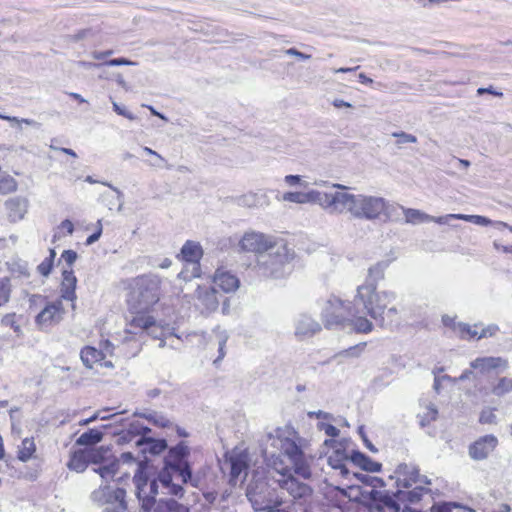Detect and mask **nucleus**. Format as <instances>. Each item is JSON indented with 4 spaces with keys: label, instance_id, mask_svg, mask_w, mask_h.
Masks as SVG:
<instances>
[{
    "label": "nucleus",
    "instance_id": "obj_1",
    "mask_svg": "<svg viewBox=\"0 0 512 512\" xmlns=\"http://www.w3.org/2000/svg\"><path fill=\"white\" fill-rule=\"evenodd\" d=\"M189 456V446L185 442H180L168 451L165 467L159 472L157 479L149 481L142 473L134 476L133 482L136 496L141 502V512H189L188 506L175 499L163 498L157 502L155 500L159 484L167 490V494L178 498L184 495V489L174 482L175 479L184 484L190 482L193 486L197 485V481L192 478Z\"/></svg>",
    "mask_w": 512,
    "mask_h": 512
},
{
    "label": "nucleus",
    "instance_id": "obj_2",
    "mask_svg": "<svg viewBox=\"0 0 512 512\" xmlns=\"http://www.w3.org/2000/svg\"><path fill=\"white\" fill-rule=\"evenodd\" d=\"M278 449L281 454L271 456L269 465L279 474V478L292 475L291 471L304 479L312 475L311 462L313 457L307 455L300 442L298 433L289 425L279 427L267 435V444Z\"/></svg>",
    "mask_w": 512,
    "mask_h": 512
},
{
    "label": "nucleus",
    "instance_id": "obj_3",
    "mask_svg": "<svg viewBox=\"0 0 512 512\" xmlns=\"http://www.w3.org/2000/svg\"><path fill=\"white\" fill-rule=\"evenodd\" d=\"M160 283V279L154 275H143L133 280L129 297L132 317L127 323V333L137 335L147 332L154 338L162 336V327L149 313V309L160 299Z\"/></svg>",
    "mask_w": 512,
    "mask_h": 512
},
{
    "label": "nucleus",
    "instance_id": "obj_4",
    "mask_svg": "<svg viewBox=\"0 0 512 512\" xmlns=\"http://www.w3.org/2000/svg\"><path fill=\"white\" fill-rule=\"evenodd\" d=\"M334 192L332 214L347 213L359 220L375 221L385 215L389 206L384 197L370 194H353L348 192L349 187L332 183Z\"/></svg>",
    "mask_w": 512,
    "mask_h": 512
},
{
    "label": "nucleus",
    "instance_id": "obj_5",
    "mask_svg": "<svg viewBox=\"0 0 512 512\" xmlns=\"http://www.w3.org/2000/svg\"><path fill=\"white\" fill-rule=\"evenodd\" d=\"M321 319L327 329L346 324L356 333L366 334L373 330V323L360 314V310L354 306L353 302L352 305L345 304L336 296H330L323 302Z\"/></svg>",
    "mask_w": 512,
    "mask_h": 512
},
{
    "label": "nucleus",
    "instance_id": "obj_6",
    "mask_svg": "<svg viewBox=\"0 0 512 512\" xmlns=\"http://www.w3.org/2000/svg\"><path fill=\"white\" fill-rule=\"evenodd\" d=\"M430 490L424 485H417L412 490L397 489L392 495L387 491L372 489L369 492L371 512H421V509L411 507L418 504L423 495Z\"/></svg>",
    "mask_w": 512,
    "mask_h": 512
},
{
    "label": "nucleus",
    "instance_id": "obj_7",
    "mask_svg": "<svg viewBox=\"0 0 512 512\" xmlns=\"http://www.w3.org/2000/svg\"><path fill=\"white\" fill-rule=\"evenodd\" d=\"M396 298L392 291H378L375 283H364L357 287L353 303L356 308L362 306V309L372 319L384 323V313L387 310V316L391 320L397 316L398 310L395 306L388 307Z\"/></svg>",
    "mask_w": 512,
    "mask_h": 512
},
{
    "label": "nucleus",
    "instance_id": "obj_8",
    "mask_svg": "<svg viewBox=\"0 0 512 512\" xmlns=\"http://www.w3.org/2000/svg\"><path fill=\"white\" fill-rule=\"evenodd\" d=\"M295 253L285 243H274V248L257 258L259 271L267 277L282 278L292 270Z\"/></svg>",
    "mask_w": 512,
    "mask_h": 512
},
{
    "label": "nucleus",
    "instance_id": "obj_9",
    "mask_svg": "<svg viewBox=\"0 0 512 512\" xmlns=\"http://www.w3.org/2000/svg\"><path fill=\"white\" fill-rule=\"evenodd\" d=\"M126 491L113 487L109 482H103L95 489L90 499L98 506L103 507L102 512H127Z\"/></svg>",
    "mask_w": 512,
    "mask_h": 512
},
{
    "label": "nucleus",
    "instance_id": "obj_10",
    "mask_svg": "<svg viewBox=\"0 0 512 512\" xmlns=\"http://www.w3.org/2000/svg\"><path fill=\"white\" fill-rule=\"evenodd\" d=\"M251 462L249 452L241 447H235L227 452L224 461L221 463L223 472L229 471L230 483L236 485L238 481H243L247 476V470Z\"/></svg>",
    "mask_w": 512,
    "mask_h": 512
},
{
    "label": "nucleus",
    "instance_id": "obj_11",
    "mask_svg": "<svg viewBox=\"0 0 512 512\" xmlns=\"http://www.w3.org/2000/svg\"><path fill=\"white\" fill-rule=\"evenodd\" d=\"M85 450L89 464L98 465L93 468V471L100 476L101 480L106 483L114 480L119 469V460L108 456L109 449L100 447Z\"/></svg>",
    "mask_w": 512,
    "mask_h": 512
},
{
    "label": "nucleus",
    "instance_id": "obj_12",
    "mask_svg": "<svg viewBox=\"0 0 512 512\" xmlns=\"http://www.w3.org/2000/svg\"><path fill=\"white\" fill-rule=\"evenodd\" d=\"M334 192H322L315 189L307 191H288L282 195V201L295 204H316L332 214Z\"/></svg>",
    "mask_w": 512,
    "mask_h": 512
},
{
    "label": "nucleus",
    "instance_id": "obj_13",
    "mask_svg": "<svg viewBox=\"0 0 512 512\" xmlns=\"http://www.w3.org/2000/svg\"><path fill=\"white\" fill-rule=\"evenodd\" d=\"M203 256L201 245L195 241H186L181 249V257L186 262L184 269L178 277L184 281H190L201 274L199 261Z\"/></svg>",
    "mask_w": 512,
    "mask_h": 512
},
{
    "label": "nucleus",
    "instance_id": "obj_14",
    "mask_svg": "<svg viewBox=\"0 0 512 512\" xmlns=\"http://www.w3.org/2000/svg\"><path fill=\"white\" fill-rule=\"evenodd\" d=\"M246 496L256 511L272 512L275 504L271 498V491L267 483L257 479L248 484Z\"/></svg>",
    "mask_w": 512,
    "mask_h": 512
},
{
    "label": "nucleus",
    "instance_id": "obj_15",
    "mask_svg": "<svg viewBox=\"0 0 512 512\" xmlns=\"http://www.w3.org/2000/svg\"><path fill=\"white\" fill-rule=\"evenodd\" d=\"M274 243L276 241L273 236L249 230L239 240V247L244 252L255 253L258 258L274 248Z\"/></svg>",
    "mask_w": 512,
    "mask_h": 512
},
{
    "label": "nucleus",
    "instance_id": "obj_16",
    "mask_svg": "<svg viewBox=\"0 0 512 512\" xmlns=\"http://www.w3.org/2000/svg\"><path fill=\"white\" fill-rule=\"evenodd\" d=\"M395 474L398 489H409L413 485H429L431 483L426 476H421L419 470L413 465L400 464Z\"/></svg>",
    "mask_w": 512,
    "mask_h": 512
},
{
    "label": "nucleus",
    "instance_id": "obj_17",
    "mask_svg": "<svg viewBox=\"0 0 512 512\" xmlns=\"http://www.w3.org/2000/svg\"><path fill=\"white\" fill-rule=\"evenodd\" d=\"M64 313L61 300H57L47 304L36 316L35 322L41 329L51 327L63 319Z\"/></svg>",
    "mask_w": 512,
    "mask_h": 512
},
{
    "label": "nucleus",
    "instance_id": "obj_18",
    "mask_svg": "<svg viewBox=\"0 0 512 512\" xmlns=\"http://www.w3.org/2000/svg\"><path fill=\"white\" fill-rule=\"evenodd\" d=\"M276 482L280 488L286 490L294 500L305 501L311 496V488L307 484L299 482L293 477V475H289L288 477L284 478H277Z\"/></svg>",
    "mask_w": 512,
    "mask_h": 512
},
{
    "label": "nucleus",
    "instance_id": "obj_19",
    "mask_svg": "<svg viewBox=\"0 0 512 512\" xmlns=\"http://www.w3.org/2000/svg\"><path fill=\"white\" fill-rule=\"evenodd\" d=\"M194 299L196 306L202 311L212 312L219 306L217 291L211 286H198L194 294Z\"/></svg>",
    "mask_w": 512,
    "mask_h": 512
},
{
    "label": "nucleus",
    "instance_id": "obj_20",
    "mask_svg": "<svg viewBox=\"0 0 512 512\" xmlns=\"http://www.w3.org/2000/svg\"><path fill=\"white\" fill-rule=\"evenodd\" d=\"M294 335L298 340H305L313 337L321 331L318 321L307 314H301L294 323Z\"/></svg>",
    "mask_w": 512,
    "mask_h": 512
},
{
    "label": "nucleus",
    "instance_id": "obj_21",
    "mask_svg": "<svg viewBox=\"0 0 512 512\" xmlns=\"http://www.w3.org/2000/svg\"><path fill=\"white\" fill-rule=\"evenodd\" d=\"M497 445L498 439L494 435H485L470 445L469 455L474 460L486 459Z\"/></svg>",
    "mask_w": 512,
    "mask_h": 512
},
{
    "label": "nucleus",
    "instance_id": "obj_22",
    "mask_svg": "<svg viewBox=\"0 0 512 512\" xmlns=\"http://www.w3.org/2000/svg\"><path fill=\"white\" fill-rule=\"evenodd\" d=\"M473 369L479 370L480 373H489L493 370L504 371L508 368V361L502 357H479L470 363Z\"/></svg>",
    "mask_w": 512,
    "mask_h": 512
},
{
    "label": "nucleus",
    "instance_id": "obj_23",
    "mask_svg": "<svg viewBox=\"0 0 512 512\" xmlns=\"http://www.w3.org/2000/svg\"><path fill=\"white\" fill-rule=\"evenodd\" d=\"M212 280L225 293L236 291L240 284L239 279L234 274L223 268H218L215 271Z\"/></svg>",
    "mask_w": 512,
    "mask_h": 512
},
{
    "label": "nucleus",
    "instance_id": "obj_24",
    "mask_svg": "<svg viewBox=\"0 0 512 512\" xmlns=\"http://www.w3.org/2000/svg\"><path fill=\"white\" fill-rule=\"evenodd\" d=\"M63 279L60 286L61 298L67 301L72 302V308H75V300H76V284L77 279L74 275L73 270L64 269L62 273Z\"/></svg>",
    "mask_w": 512,
    "mask_h": 512
},
{
    "label": "nucleus",
    "instance_id": "obj_25",
    "mask_svg": "<svg viewBox=\"0 0 512 512\" xmlns=\"http://www.w3.org/2000/svg\"><path fill=\"white\" fill-rule=\"evenodd\" d=\"M81 360L87 368H92L94 364L100 363L105 367H113L111 361H104L105 353L102 350H98L92 346H86L81 350Z\"/></svg>",
    "mask_w": 512,
    "mask_h": 512
},
{
    "label": "nucleus",
    "instance_id": "obj_26",
    "mask_svg": "<svg viewBox=\"0 0 512 512\" xmlns=\"http://www.w3.org/2000/svg\"><path fill=\"white\" fill-rule=\"evenodd\" d=\"M350 460V455H348L345 450L336 448L331 455L328 457V464L335 470L339 471V474L348 478L350 475V471L347 468V461Z\"/></svg>",
    "mask_w": 512,
    "mask_h": 512
},
{
    "label": "nucleus",
    "instance_id": "obj_27",
    "mask_svg": "<svg viewBox=\"0 0 512 512\" xmlns=\"http://www.w3.org/2000/svg\"><path fill=\"white\" fill-rule=\"evenodd\" d=\"M8 211L9 219L13 222L20 221L24 218L28 210V200L25 198H12L5 203Z\"/></svg>",
    "mask_w": 512,
    "mask_h": 512
},
{
    "label": "nucleus",
    "instance_id": "obj_28",
    "mask_svg": "<svg viewBox=\"0 0 512 512\" xmlns=\"http://www.w3.org/2000/svg\"><path fill=\"white\" fill-rule=\"evenodd\" d=\"M350 461L361 469L369 472H379L381 464L371 460L368 456L360 451H352Z\"/></svg>",
    "mask_w": 512,
    "mask_h": 512
},
{
    "label": "nucleus",
    "instance_id": "obj_29",
    "mask_svg": "<svg viewBox=\"0 0 512 512\" xmlns=\"http://www.w3.org/2000/svg\"><path fill=\"white\" fill-rule=\"evenodd\" d=\"M135 444L137 446H144L143 452H149L154 455L160 454L167 447L165 440H155L147 437L137 438Z\"/></svg>",
    "mask_w": 512,
    "mask_h": 512
},
{
    "label": "nucleus",
    "instance_id": "obj_30",
    "mask_svg": "<svg viewBox=\"0 0 512 512\" xmlns=\"http://www.w3.org/2000/svg\"><path fill=\"white\" fill-rule=\"evenodd\" d=\"M88 465L89 461L85 449L75 451L67 463V467L77 473L85 471Z\"/></svg>",
    "mask_w": 512,
    "mask_h": 512
},
{
    "label": "nucleus",
    "instance_id": "obj_31",
    "mask_svg": "<svg viewBox=\"0 0 512 512\" xmlns=\"http://www.w3.org/2000/svg\"><path fill=\"white\" fill-rule=\"evenodd\" d=\"M390 263L391 260H381L370 266L368 269V278L365 283H375L377 286V283L384 279L385 270L388 268Z\"/></svg>",
    "mask_w": 512,
    "mask_h": 512
},
{
    "label": "nucleus",
    "instance_id": "obj_32",
    "mask_svg": "<svg viewBox=\"0 0 512 512\" xmlns=\"http://www.w3.org/2000/svg\"><path fill=\"white\" fill-rule=\"evenodd\" d=\"M402 210H403V213L405 216V221L407 223L418 224V223L430 222V221L434 220L433 216H430V215H428L420 210H417V209L402 207Z\"/></svg>",
    "mask_w": 512,
    "mask_h": 512
},
{
    "label": "nucleus",
    "instance_id": "obj_33",
    "mask_svg": "<svg viewBox=\"0 0 512 512\" xmlns=\"http://www.w3.org/2000/svg\"><path fill=\"white\" fill-rule=\"evenodd\" d=\"M36 451V446L33 438H25L22 440L21 446L18 450V459L22 462H26L32 458Z\"/></svg>",
    "mask_w": 512,
    "mask_h": 512
},
{
    "label": "nucleus",
    "instance_id": "obj_34",
    "mask_svg": "<svg viewBox=\"0 0 512 512\" xmlns=\"http://www.w3.org/2000/svg\"><path fill=\"white\" fill-rule=\"evenodd\" d=\"M103 434L97 429H90L83 433L77 440L76 444L81 446L94 445L102 440Z\"/></svg>",
    "mask_w": 512,
    "mask_h": 512
},
{
    "label": "nucleus",
    "instance_id": "obj_35",
    "mask_svg": "<svg viewBox=\"0 0 512 512\" xmlns=\"http://www.w3.org/2000/svg\"><path fill=\"white\" fill-rule=\"evenodd\" d=\"M492 393L496 396H503L507 393L512 392V376L501 377L498 382L493 385Z\"/></svg>",
    "mask_w": 512,
    "mask_h": 512
},
{
    "label": "nucleus",
    "instance_id": "obj_36",
    "mask_svg": "<svg viewBox=\"0 0 512 512\" xmlns=\"http://www.w3.org/2000/svg\"><path fill=\"white\" fill-rule=\"evenodd\" d=\"M455 332H457L459 336L463 339H478V336L480 334L477 325L469 326L464 323H458L457 327H455Z\"/></svg>",
    "mask_w": 512,
    "mask_h": 512
},
{
    "label": "nucleus",
    "instance_id": "obj_37",
    "mask_svg": "<svg viewBox=\"0 0 512 512\" xmlns=\"http://www.w3.org/2000/svg\"><path fill=\"white\" fill-rule=\"evenodd\" d=\"M366 346V343H360L355 346H352L348 349H345L335 355L336 359H339V362H343L345 358H357L359 357L362 352L364 351V348Z\"/></svg>",
    "mask_w": 512,
    "mask_h": 512
},
{
    "label": "nucleus",
    "instance_id": "obj_38",
    "mask_svg": "<svg viewBox=\"0 0 512 512\" xmlns=\"http://www.w3.org/2000/svg\"><path fill=\"white\" fill-rule=\"evenodd\" d=\"M453 217L455 219L464 220V221L471 222L473 224L480 225V226H487V225H490V224L494 225V223H495L492 220H490L489 218L484 217V216H480V215L458 214V215L453 216Z\"/></svg>",
    "mask_w": 512,
    "mask_h": 512
},
{
    "label": "nucleus",
    "instance_id": "obj_39",
    "mask_svg": "<svg viewBox=\"0 0 512 512\" xmlns=\"http://www.w3.org/2000/svg\"><path fill=\"white\" fill-rule=\"evenodd\" d=\"M150 432H151L150 428L144 426L139 421H134L129 425L127 434L128 435L131 434V435H134V436H137L138 438H140V437H146V435L149 434Z\"/></svg>",
    "mask_w": 512,
    "mask_h": 512
},
{
    "label": "nucleus",
    "instance_id": "obj_40",
    "mask_svg": "<svg viewBox=\"0 0 512 512\" xmlns=\"http://www.w3.org/2000/svg\"><path fill=\"white\" fill-rule=\"evenodd\" d=\"M214 333H215L216 338H217L218 351H219V356L214 361L216 363L217 361L223 359V357L225 356L224 348H225V345H226V342H227V339H228V335H227L226 331L220 330L219 328L214 330Z\"/></svg>",
    "mask_w": 512,
    "mask_h": 512
},
{
    "label": "nucleus",
    "instance_id": "obj_41",
    "mask_svg": "<svg viewBox=\"0 0 512 512\" xmlns=\"http://www.w3.org/2000/svg\"><path fill=\"white\" fill-rule=\"evenodd\" d=\"M11 288L7 279H0V307L9 301Z\"/></svg>",
    "mask_w": 512,
    "mask_h": 512
},
{
    "label": "nucleus",
    "instance_id": "obj_42",
    "mask_svg": "<svg viewBox=\"0 0 512 512\" xmlns=\"http://www.w3.org/2000/svg\"><path fill=\"white\" fill-rule=\"evenodd\" d=\"M16 316L15 314H7L5 315L3 318H2V321L1 323L4 325V326H7V327H10L11 329H13V331L18 335H22V329L20 327L19 324H17L16 320H15Z\"/></svg>",
    "mask_w": 512,
    "mask_h": 512
},
{
    "label": "nucleus",
    "instance_id": "obj_43",
    "mask_svg": "<svg viewBox=\"0 0 512 512\" xmlns=\"http://www.w3.org/2000/svg\"><path fill=\"white\" fill-rule=\"evenodd\" d=\"M302 178L303 177L301 175H292V174H290V175H286L284 177V182L289 187L300 186V187L306 188L308 184L306 182H304Z\"/></svg>",
    "mask_w": 512,
    "mask_h": 512
},
{
    "label": "nucleus",
    "instance_id": "obj_44",
    "mask_svg": "<svg viewBox=\"0 0 512 512\" xmlns=\"http://www.w3.org/2000/svg\"><path fill=\"white\" fill-rule=\"evenodd\" d=\"M496 415L491 408L483 409L479 416V422L482 424H495L496 423Z\"/></svg>",
    "mask_w": 512,
    "mask_h": 512
},
{
    "label": "nucleus",
    "instance_id": "obj_45",
    "mask_svg": "<svg viewBox=\"0 0 512 512\" xmlns=\"http://www.w3.org/2000/svg\"><path fill=\"white\" fill-rule=\"evenodd\" d=\"M392 136L397 138V144H405V143H416L417 138L416 136L406 133V132H393Z\"/></svg>",
    "mask_w": 512,
    "mask_h": 512
},
{
    "label": "nucleus",
    "instance_id": "obj_46",
    "mask_svg": "<svg viewBox=\"0 0 512 512\" xmlns=\"http://www.w3.org/2000/svg\"><path fill=\"white\" fill-rule=\"evenodd\" d=\"M239 204L243 206L253 207L257 205V195L249 193L239 198Z\"/></svg>",
    "mask_w": 512,
    "mask_h": 512
},
{
    "label": "nucleus",
    "instance_id": "obj_47",
    "mask_svg": "<svg viewBox=\"0 0 512 512\" xmlns=\"http://www.w3.org/2000/svg\"><path fill=\"white\" fill-rule=\"evenodd\" d=\"M320 430H323L327 436L337 437L339 435V429L331 424L320 423L318 425Z\"/></svg>",
    "mask_w": 512,
    "mask_h": 512
},
{
    "label": "nucleus",
    "instance_id": "obj_48",
    "mask_svg": "<svg viewBox=\"0 0 512 512\" xmlns=\"http://www.w3.org/2000/svg\"><path fill=\"white\" fill-rule=\"evenodd\" d=\"M61 258L67 263L69 267H71L77 259V253L73 250H65L63 251Z\"/></svg>",
    "mask_w": 512,
    "mask_h": 512
},
{
    "label": "nucleus",
    "instance_id": "obj_49",
    "mask_svg": "<svg viewBox=\"0 0 512 512\" xmlns=\"http://www.w3.org/2000/svg\"><path fill=\"white\" fill-rule=\"evenodd\" d=\"M52 269V260L51 259H45L43 262H41L38 265V271L43 276H48Z\"/></svg>",
    "mask_w": 512,
    "mask_h": 512
},
{
    "label": "nucleus",
    "instance_id": "obj_50",
    "mask_svg": "<svg viewBox=\"0 0 512 512\" xmlns=\"http://www.w3.org/2000/svg\"><path fill=\"white\" fill-rule=\"evenodd\" d=\"M113 110L118 114V115H121V116H124L126 117L127 119L129 120H134L135 119V116L129 112L128 110H126V108L120 106L118 103L116 102H113Z\"/></svg>",
    "mask_w": 512,
    "mask_h": 512
},
{
    "label": "nucleus",
    "instance_id": "obj_51",
    "mask_svg": "<svg viewBox=\"0 0 512 512\" xmlns=\"http://www.w3.org/2000/svg\"><path fill=\"white\" fill-rule=\"evenodd\" d=\"M148 420L153 421L155 424L165 427L168 425L169 421L163 417L159 416L156 413H150L149 415L145 416Z\"/></svg>",
    "mask_w": 512,
    "mask_h": 512
},
{
    "label": "nucleus",
    "instance_id": "obj_52",
    "mask_svg": "<svg viewBox=\"0 0 512 512\" xmlns=\"http://www.w3.org/2000/svg\"><path fill=\"white\" fill-rule=\"evenodd\" d=\"M104 64L108 65V66L135 65L134 62H132L126 58L111 59V60L106 61Z\"/></svg>",
    "mask_w": 512,
    "mask_h": 512
},
{
    "label": "nucleus",
    "instance_id": "obj_53",
    "mask_svg": "<svg viewBox=\"0 0 512 512\" xmlns=\"http://www.w3.org/2000/svg\"><path fill=\"white\" fill-rule=\"evenodd\" d=\"M498 331V327L496 325H489L486 328H483L478 336V339L491 337L496 334Z\"/></svg>",
    "mask_w": 512,
    "mask_h": 512
},
{
    "label": "nucleus",
    "instance_id": "obj_54",
    "mask_svg": "<svg viewBox=\"0 0 512 512\" xmlns=\"http://www.w3.org/2000/svg\"><path fill=\"white\" fill-rule=\"evenodd\" d=\"M98 229L95 233H93L92 235H90L87 240H86V245H92L93 243H95L96 241H98V239L100 238L101 234H102V225H101V221L99 220L98 221Z\"/></svg>",
    "mask_w": 512,
    "mask_h": 512
},
{
    "label": "nucleus",
    "instance_id": "obj_55",
    "mask_svg": "<svg viewBox=\"0 0 512 512\" xmlns=\"http://www.w3.org/2000/svg\"><path fill=\"white\" fill-rule=\"evenodd\" d=\"M285 53H286L287 55L295 56V57H297V58H299V59H302V60H308V59H310V58H311V55L304 54V53H302V52L298 51V50H297V49H295V48H289V49H287V50L285 51Z\"/></svg>",
    "mask_w": 512,
    "mask_h": 512
},
{
    "label": "nucleus",
    "instance_id": "obj_56",
    "mask_svg": "<svg viewBox=\"0 0 512 512\" xmlns=\"http://www.w3.org/2000/svg\"><path fill=\"white\" fill-rule=\"evenodd\" d=\"M438 411L434 406H429L427 408V413L424 416V420L430 422L432 420H435L437 417Z\"/></svg>",
    "mask_w": 512,
    "mask_h": 512
},
{
    "label": "nucleus",
    "instance_id": "obj_57",
    "mask_svg": "<svg viewBox=\"0 0 512 512\" xmlns=\"http://www.w3.org/2000/svg\"><path fill=\"white\" fill-rule=\"evenodd\" d=\"M432 512H451V504L449 503H442L438 505H434L431 508Z\"/></svg>",
    "mask_w": 512,
    "mask_h": 512
},
{
    "label": "nucleus",
    "instance_id": "obj_58",
    "mask_svg": "<svg viewBox=\"0 0 512 512\" xmlns=\"http://www.w3.org/2000/svg\"><path fill=\"white\" fill-rule=\"evenodd\" d=\"M59 229H64L69 235H71L74 231V225L70 220L66 219L61 222Z\"/></svg>",
    "mask_w": 512,
    "mask_h": 512
},
{
    "label": "nucleus",
    "instance_id": "obj_59",
    "mask_svg": "<svg viewBox=\"0 0 512 512\" xmlns=\"http://www.w3.org/2000/svg\"><path fill=\"white\" fill-rule=\"evenodd\" d=\"M112 54H113V50H107V51H103V52L94 51V52H92L91 55L96 60H102Z\"/></svg>",
    "mask_w": 512,
    "mask_h": 512
},
{
    "label": "nucleus",
    "instance_id": "obj_60",
    "mask_svg": "<svg viewBox=\"0 0 512 512\" xmlns=\"http://www.w3.org/2000/svg\"><path fill=\"white\" fill-rule=\"evenodd\" d=\"M92 35L91 29H84L79 31L77 34L74 35L75 40H82L84 38H87L88 36Z\"/></svg>",
    "mask_w": 512,
    "mask_h": 512
},
{
    "label": "nucleus",
    "instance_id": "obj_61",
    "mask_svg": "<svg viewBox=\"0 0 512 512\" xmlns=\"http://www.w3.org/2000/svg\"><path fill=\"white\" fill-rule=\"evenodd\" d=\"M456 215L457 214H448L445 216L434 217V220H432V221L436 222L438 224H446L448 219H455L453 216H456Z\"/></svg>",
    "mask_w": 512,
    "mask_h": 512
},
{
    "label": "nucleus",
    "instance_id": "obj_62",
    "mask_svg": "<svg viewBox=\"0 0 512 512\" xmlns=\"http://www.w3.org/2000/svg\"><path fill=\"white\" fill-rule=\"evenodd\" d=\"M442 322H443V324L445 326L451 327L454 330H455V327H457V324H458V323H455V320L452 317L447 316V315L442 317Z\"/></svg>",
    "mask_w": 512,
    "mask_h": 512
},
{
    "label": "nucleus",
    "instance_id": "obj_63",
    "mask_svg": "<svg viewBox=\"0 0 512 512\" xmlns=\"http://www.w3.org/2000/svg\"><path fill=\"white\" fill-rule=\"evenodd\" d=\"M333 106L335 108H343V107H346V108H351L352 105L349 103V102H346L342 99H335L333 102H332Z\"/></svg>",
    "mask_w": 512,
    "mask_h": 512
},
{
    "label": "nucleus",
    "instance_id": "obj_64",
    "mask_svg": "<svg viewBox=\"0 0 512 512\" xmlns=\"http://www.w3.org/2000/svg\"><path fill=\"white\" fill-rule=\"evenodd\" d=\"M118 460L119 462L122 461L123 463H130L134 461V456L131 452H125L121 454V457Z\"/></svg>",
    "mask_w": 512,
    "mask_h": 512
}]
</instances>
